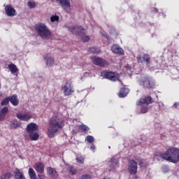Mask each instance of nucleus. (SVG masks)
Returning <instances> with one entry per match:
<instances>
[{
  "instance_id": "nucleus-9",
  "label": "nucleus",
  "mask_w": 179,
  "mask_h": 179,
  "mask_svg": "<svg viewBox=\"0 0 179 179\" xmlns=\"http://www.w3.org/2000/svg\"><path fill=\"white\" fill-rule=\"evenodd\" d=\"M128 170L131 174H136L138 173V164L134 160L129 162Z\"/></svg>"
},
{
  "instance_id": "nucleus-44",
  "label": "nucleus",
  "mask_w": 179,
  "mask_h": 179,
  "mask_svg": "<svg viewBox=\"0 0 179 179\" xmlns=\"http://www.w3.org/2000/svg\"><path fill=\"white\" fill-rule=\"evenodd\" d=\"M138 163L140 166H143V159H140Z\"/></svg>"
},
{
  "instance_id": "nucleus-21",
  "label": "nucleus",
  "mask_w": 179,
  "mask_h": 179,
  "mask_svg": "<svg viewBox=\"0 0 179 179\" xmlns=\"http://www.w3.org/2000/svg\"><path fill=\"white\" fill-rule=\"evenodd\" d=\"M109 167L110 170H115L118 167V160L115 158H112L109 162Z\"/></svg>"
},
{
  "instance_id": "nucleus-46",
  "label": "nucleus",
  "mask_w": 179,
  "mask_h": 179,
  "mask_svg": "<svg viewBox=\"0 0 179 179\" xmlns=\"http://www.w3.org/2000/svg\"><path fill=\"white\" fill-rule=\"evenodd\" d=\"M91 150H94L96 149V146L94 145H91L90 147Z\"/></svg>"
},
{
  "instance_id": "nucleus-19",
  "label": "nucleus",
  "mask_w": 179,
  "mask_h": 179,
  "mask_svg": "<svg viewBox=\"0 0 179 179\" xmlns=\"http://www.w3.org/2000/svg\"><path fill=\"white\" fill-rule=\"evenodd\" d=\"M8 113H9V108L6 106L0 109V121H3V120H5V117H6Z\"/></svg>"
},
{
  "instance_id": "nucleus-30",
  "label": "nucleus",
  "mask_w": 179,
  "mask_h": 179,
  "mask_svg": "<svg viewBox=\"0 0 179 179\" xmlns=\"http://www.w3.org/2000/svg\"><path fill=\"white\" fill-rule=\"evenodd\" d=\"M76 160L79 164H83L85 163V157L82 155L77 156Z\"/></svg>"
},
{
  "instance_id": "nucleus-27",
  "label": "nucleus",
  "mask_w": 179,
  "mask_h": 179,
  "mask_svg": "<svg viewBox=\"0 0 179 179\" xmlns=\"http://www.w3.org/2000/svg\"><path fill=\"white\" fill-rule=\"evenodd\" d=\"M129 93V89L122 88L119 93V97H125Z\"/></svg>"
},
{
  "instance_id": "nucleus-26",
  "label": "nucleus",
  "mask_w": 179,
  "mask_h": 179,
  "mask_svg": "<svg viewBox=\"0 0 179 179\" xmlns=\"http://www.w3.org/2000/svg\"><path fill=\"white\" fill-rule=\"evenodd\" d=\"M8 69H10L11 73H13L14 75H16L15 73H17L19 72V69L16 66V65L11 64L8 65Z\"/></svg>"
},
{
  "instance_id": "nucleus-15",
  "label": "nucleus",
  "mask_w": 179,
  "mask_h": 179,
  "mask_svg": "<svg viewBox=\"0 0 179 179\" xmlns=\"http://www.w3.org/2000/svg\"><path fill=\"white\" fill-rule=\"evenodd\" d=\"M43 59L45 60L48 66H52V65H54V57L51 56V54L45 53L43 55Z\"/></svg>"
},
{
  "instance_id": "nucleus-49",
  "label": "nucleus",
  "mask_w": 179,
  "mask_h": 179,
  "mask_svg": "<svg viewBox=\"0 0 179 179\" xmlns=\"http://www.w3.org/2000/svg\"><path fill=\"white\" fill-rule=\"evenodd\" d=\"M0 86H1V84H0Z\"/></svg>"
},
{
  "instance_id": "nucleus-20",
  "label": "nucleus",
  "mask_w": 179,
  "mask_h": 179,
  "mask_svg": "<svg viewBox=\"0 0 179 179\" xmlns=\"http://www.w3.org/2000/svg\"><path fill=\"white\" fill-rule=\"evenodd\" d=\"M44 164L41 162H37L35 166L34 169L37 173H40V174H43L44 173Z\"/></svg>"
},
{
  "instance_id": "nucleus-31",
  "label": "nucleus",
  "mask_w": 179,
  "mask_h": 179,
  "mask_svg": "<svg viewBox=\"0 0 179 179\" xmlns=\"http://www.w3.org/2000/svg\"><path fill=\"white\" fill-rule=\"evenodd\" d=\"M50 21L52 23H55V22H59V16L57 15V14L52 15L50 17Z\"/></svg>"
},
{
  "instance_id": "nucleus-48",
  "label": "nucleus",
  "mask_w": 179,
  "mask_h": 179,
  "mask_svg": "<svg viewBox=\"0 0 179 179\" xmlns=\"http://www.w3.org/2000/svg\"><path fill=\"white\" fill-rule=\"evenodd\" d=\"M2 96V93L0 92V97Z\"/></svg>"
},
{
  "instance_id": "nucleus-41",
  "label": "nucleus",
  "mask_w": 179,
  "mask_h": 179,
  "mask_svg": "<svg viewBox=\"0 0 179 179\" xmlns=\"http://www.w3.org/2000/svg\"><path fill=\"white\" fill-rule=\"evenodd\" d=\"M80 179H92V176L90 175H83Z\"/></svg>"
},
{
  "instance_id": "nucleus-34",
  "label": "nucleus",
  "mask_w": 179,
  "mask_h": 179,
  "mask_svg": "<svg viewBox=\"0 0 179 179\" xmlns=\"http://www.w3.org/2000/svg\"><path fill=\"white\" fill-rule=\"evenodd\" d=\"M89 51L90 52H92V54H100V50L94 47L90 48Z\"/></svg>"
},
{
  "instance_id": "nucleus-29",
  "label": "nucleus",
  "mask_w": 179,
  "mask_h": 179,
  "mask_svg": "<svg viewBox=\"0 0 179 179\" xmlns=\"http://www.w3.org/2000/svg\"><path fill=\"white\" fill-rule=\"evenodd\" d=\"M85 34H86V32H85L84 34H80V36H81L82 41L83 43H87L88 41H90V37L89 36H86Z\"/></svg>"
},
{
  "instance_id": "nucleus-43",
  "label": "nucleus",
  "mask_w": 179,
  "mask_h": 179,
  "mask_svg": "<svg viewBox=\"0 0 179 179\" xmlns=\"http://www.w3.org/2000/svg\"><path fill=\"white\" fill-rule=\"evenodd\" d=\"M178 106H179V103H175L173 104V108H178Z\"/></svg>"
},
{
  "instance_id": "nucleus-11",
  "label": "nucleus",
  "mask_w": 179,
  "mask_h": 179,
  "mask_svg": "<svg viewBox=\"0 0 179 179\" xmlns=\"http://www.w3.org/2000/svg\"><path fill=\"white\" fill-rule=\"evenodd\" d=\"M92 61L94 64L98 66H106V65L108 64V62L101 57H94L92 58Z\"/></svg>"
},
{
  "instance_id": "nucleus-47",
  "label": "nucleus",
  "mask_w": 179,
  "mask_h": 179,
  "mask_svg": "<svg viewBox=\"0 0 179 179\" xmlns=\"http://www.w3.org/2000/svg\"><path fill=\"white\" fill-rule=\"evenodd\" d=\"M87 75H89V73H85V76H87Z\"/></svg>"
},
{
  "instance_id": "nucleus-18",
  "label": "nucleus",
  "mask_w": 179,
  "mask_h": 179,
  "mask_svg": "<svg viewBox=\"0 0 179 179\" xmlns=\"http://www.w3.org/2000/svg\"><path fill=\"white\" fill-rule=\"evenodd\" d=\"M112 52L114 54H118L119 55H124V50L121 48L118 45H113L111 47Z\"/></svg>"
},
{
  "instance_id": "nucleus-45",
  "label": "nucleus",
  "mask_w": 179,
  "mask_h": 179,
  "mask_svg": "<svg viewBox=\"0 0 179 179\" xmlns=\"http://www.w3.org/2000/svg\"><path fill=\"white\" fill-rule=\"evenodd\" d=\"M103 37H105V38H108V40H110L108 39V36L107 35V34H102Z\"/></svg>"
},
{
  "instance_id": "nucleus-13",
  "label": "nucleus",
  "mask_w": 179,
  "mask_h": 179,
  "mask_svg": "<svg viewBox=\"0 0 179 179\" xmlns=\"http://www.w3.org/2000/svg\"><path fill=\"white\" fill-rule=\"evenodd\" d=\"M136 58L138 62L141 64H143V62H145L147 65L150 64V56H149V55H143V56L138 55Z\"/></svg>"
},
{
  "instance_id": "nucleus-6",
  "label": "nucleus",
  "mask_w": 179,
  "mask_h": 179,
  "mask_svg": "<svg viewBox=\"0 0 179 179\" xmlns=\"http://www.w3.org/2000/svg\"><path fill=\"white\" fill-rule=\"evenodd\" d=\"M57 2H59L63 10L67 13H71V0H56Z\"/></svg>"
},
{
  "instance_id": "nucleus-38",
  "label": "nucleus",
  "mask_w": 179,
  "mask_h": 179,
  "mask_svg": "<svg viewBox=\"0 0 179 179\" xmlns=\"http://www.w3.org/2000/svg\"><path fill=\"white\" fill-rule=\"evenodd\" d=\"M85 141H87L89 143H93V142H94V137L92 136H87L85 138Z\"/></svg>"
},
{
  "instance_id": "nucleus-35",
  "label": "nucleus",
  "mask_w": 179,
  "mask_h": 179,
  "mask_svg": "<svg viewBox=\"0 0 179 179\" xmlns=\"http://www.w3.org/2000/svg\"><path fill=\"white\" fill-rule=\"evenodd\" d=\"M155 157H156L158 161H160L162 159H163V154L161 152H157L155 154Z\"/></svg>"
},
{
  "instance_id": "nucleus-36",
  "label": "nucleus",
  "mask_w": 179,
  "mask_h": 179,
  "mask_svg": "<svg viewBox=\"0 0 179 179\" xmlns=\"http://www.w3.org/2000/svg\"><path fill=\"white\" fill-rule=\"evenodd\" d=\"M79 128H80V129H82L83 131H84V132H87V131H89V129H90L89 128V127H87V126H86V125H85V124H83L79 125Z\"/></svg>"
},
{
  "instance_id": "nucleus-10",
  "label": "nucleus",
  "mask_w": 179,
  "mask_h": 179,
  "mask_svg": "<svg viewBox=\"0 0 179 179\" xmlns=\"http://www.w3.org/2000/svg\"><path fill=\"white\" fill-rule=\"evenodd\" d=\"M69 31L73 33V34H85V29L82 28V27H70L69 28Z\"/></svg>"
},
{
  "instance_id": "nucleus-32",
  "label": "nucleus",
  "mask_w": 179,
  "mask_h": 179,
  "mask_svg": "<svg viewBox=\"0 0 179 179\" xmlns=\"http://www.w3.org/2000/svg\"><path fill=\"white\" fill-rule=\"evenodd\" d=\"M67 170L72 176H75L78 173V171L73 166H69Z\"/></svg>"
},
{
  "instance_id": "nucleus-37",
  "label": "nucleus",
  "mask_w": 179,
  "mask_h": 179,
  "mask_svg": "<svg viewBox=\"0 0 179 179\" xmlns=\"http://www.w3.org/2000/svg\"><path fill=\"white\" fill-rule=\"evenodd\" d=\"M9 96L6 97V99H4L1 103V106H8V104H9Z\"/></svg>"
},
{
  "instance_id": "nucleus-33",
  "label": "nucleus",
  "mask_w": 179,
  "mask_h": 179,
  "mask_svg": "<svg viewBox=\"0 0 179 179\" xmlns=\"http://www.w3.org/2000/svg\"><path fill=\"white\" fill-rule=\"evenodd\" d=\"M12 178L11 173H7L6 174H3L0 176V179H10Z\"/></svg>"
},
{
  "instance_id": "nucleus-25",
  "label": "nucleus",
  "mask_w": 179,
  "mask_h": 179,
  "mask_svg": "<svg viewBox=\"0 0 179 179\" xmlns=\"http://www.w3.org/2000/svg\"><path fill=\"white\" fill-rule=\"evenodd\" d=\"M10 127L11 129H16V128H19L20 127V123L17 120H13L10 122Z\"/></svg>"
},
{
  "instance_id": "nucleus-28",
  "label": "nucleus",
  "mask_w": 179,
  "mask_h": 179,
  "mask_svg": "<svg viewBox=\"0 0 179 179\" xmlns=\"http://www.w3.org/2000/svg\"><path fill=\"white\" fill-rule=\"evenodd\" d=\"M28 173L31 179H37V176L36 175V171H34V169L29 168Z\"/></svg>"
},
{
  "instance_id": "nucleus-8",
  "label": "nucleus",
  "mask_w": 179,
  "mask_h": 179,
  "mask_svg": "<svg viewBox=\"0 0 179 179\" xmlns=\"http://www.w3.org/2000/svg\"><path fill=\"white\" fill-rule=\"evenodd\" d=\"M62 90L64 96H71V94L75 92L72 87V85L69 83H66L63 85Z\"/></svg>"
},
{
  "instance_id": "nucleus-12",
  "label": "nucleus",
  "mask_w": 179,
  "mask_h": 179,
  "mask_svg": "<svg viewBox=\"0 0 179 179\" xmlns=\"http://www.w3.org/2000/svg\"><path fill=\"white\" fill-rule=\"evenodd\" d=\"M26 131L27 134H31L32 132H37L38 131V125L34 122H31L27 124L26 127Z\"/></svg>"
},
{
  "instance_id": "nucleus-39",
  "label": "nucleus",
  "mask_w": 179,
  "mask_h": 179,
  "mask_svg": "<svg viewBox=\"0 0 179 179\" xmlns=\"http://www.w3.org/2000/svg\"><path fill=\"white\" fill-rule=\"evenodd\" d=\"M27 5L29 8H30V9H33V8H36V2H34V1H29L27 3Z\"/></svg>"
},
{
  "instance_id": "nucleus-14",
  "label": "nucleus",
  "mask_w": 179,
  "mask_h": 179,
  "mask_svg": "<svg viewBox=\"0 0 179 179\" xmlns=\"http://www.w3.org/2000/svg\"><path fill=\"white\" fill-rule=\"evenodd\" d=\"M6 14L7 16H16L17 15V13H16V10L12 7L10 5H8L5 7Z\"/></svg>"
},
{
  "instance_id": "nucleus-22",
  "label": "nucleus",
  "mask_w": 179,
  "mask_h": 179,
  "mask_svg": "<svg viewBox=\"0 0 179 179\" xmlns=\"http://www.w3.org/2000/svg\"><path fill=\"white\" fill-rule=\"evenodd\" d=\"M10 102L13 106H19V99H17V95L14 94L11 96H8Z\"/></svg>"
},
{
  "instance_id": "nucleus-7",
  "label": "nucleus",
  "mask_w": 179,
  "mask_h": 179,
  "mask_svg": "<svg viewBox=\"0 0 179 179\" xmlns=\"http://www.w3.org/2000/svg\"><path fill=\"white\" fill-rule=\"evenodd\" d=\"M101 76H104L106 79H109V80H112L113 82H115V80H118V73L114 72H103L101 74Z\"/></svg>"
},
{
  "instance_id": "nucleus-3",
  "label": "nucleus",
  "mask_w": 179,
  "mask_h": 179,
  "mask_svg": "<svg viewBox=\"0 0 179 179\" xmlns=\"http://www.w3.org/2000/svg\"><path fill=\"white\" fill-rule=\"evenodd\" d=\"M35 29L41 38H48L51 37V31L44 23H39L35 26Z\"/></svg>"
},
{
  "instance_id": "nucleus-4",
  "label": "nucleus",
  "mask_w": 179,
  "mask_h": 179,
  "mask_svg": "<svg viewBox=\"0 0 179 179\" xmlns=\"http://www.w3.org/2000/svg\"><path fill=\"white\" fill-rule=\"evenodd\" d=\"M139 85H141V86H143V87H145L146 89H153L155 86L153 79L145 76H142L141 78Z\"/></svg>"
},
{
  "instance_id": "nucleus-17",
  "label": "nucleus",
  "mask_w": 179,
  "mask_h": 179,
  "mask_svg": "<svg viewBox=\"0 0 179 179\" xmlns=\"http://www.w3.org/2000/svg\"><path fill=\"white\" fill-rule=\"evenodd\" d=\"M152 103L153 101L152 100V97L147 96L138 101L137 106H143V104H152Z\"/></svg>"
},
{
  "instance_id": "nucleus-42",
  "label": "nucleus",
  "mask_w": 179,
  "mask_h": 179,
  "mask_svg": "<svg viewBox=\"0 0 179 179\" xmlns=\"http://www.w3.org/2000/svg\"><path fill=\"white\" fill-rule=\"evenodd\" d=\"M39 179H45V176L43 174L38 175Z\"/></svg>"
},
{
  "instance_id": "nucleus-5",
  "label": "nucleus",
  "mask_w": 179,
  "mask_h": 179,
  "mask_svg": "<svg viewBox=\"0 0 179 179\" xmlns=\"http://www.w3.org/2000/svg\"><path fill=\"white\" fill-rule=\"evenodd\" d=\"M16 117L18 120H20V121H25L26 122H28V121H30V120L33 118V113L31 112L17 113Z\"/></svg>"
},
{
  "instance_id": "nucleus-1",
  "label": "nucleus",
  "mask_w": 179,
  "mask_h": 179,
  "mask_svg": "<svg viewBox=\"0 0 179 179\" xmlns=\"http://www.w3.org/2000/svg\"><path fill=\"white\" fill-rule=\"evenodd\" d=\"M64 127V122L59 117H52L49 122V128L48 129V136L49 138H54L58 131Z\"/></svg>"
},
{
  "instance_id": "nucleus-24",
  "label": "nucleus",
  "mask_w": 179,
  "mask_h": 179,
  "mask_svg": "<svg viewBox=\"0 0 179 179\" xmlns=\"http://www.w3.org/2000/svg\"><path fill=\"white\" fill-rule=\"evenodd\" d=\"M15 179H26V177H24L23 172L19 169H16L15 171Z\"/></svg>"
},
{
  "instance_id": "nucleus-16",
  "label": "nucleus",
  "mask_w": 179,
  "mask_h": 179,
  "mask_svg": "<svg viewBox=\"0 0 179 179\" xmlns=\"http://www.w3.org/2000/svg\"><path fill=\"white\" fill-rule=\"evenodd\" d=\"M47 173L48 176L52 179L58 178V172L55 170V169L52 167H48L47 168Z\"/></svg>"
},
{
  "instance_id": "nucleus-23",
  "label": "nucleus",
  "mask_w": 179,
  "mask_h": 179,
  "mask_svg": "<svg viewBox=\"0 0 179 179\" xmlns=\"http://www.w3.org/2000/svg\"><path fill=\"white\" fill-rule=\"evenodd\" d=\"M29 137L31 141H38V138H40V134L37 133V131H34L32 133H28Z\"/></svg>"
},
{
  "instance_id": "nucleus-2",
  "label": "nucleus",
  "mask_w": 179,
  "mask_h": 179,
  "mask_svg": "<svg viewBox=\"0 0 179 179\" xmlns=\"http://www.w3.org/2000/svg\"><path fill=\"white\" fill-rule=\"evenodd\" d=\"M163 159L170 163H178L179 149L171 147L163 154Z\"/></svg>"
},
{
  "instance_id": "nucleus-40",
  "label": "nucleus",
  "mask_w": 179,
  "mask_h": 179,
  "mask_svg": "<svg viewBox=\"0 0 179 179\" xmlns=\"http://www.w3.org/2000/svg\"><path fill=\"white\" fill-rule=\"evenodd\" d=\"M148 110H149V108H148V106H142L141 113L143 114H145V113H148Z\"/></svg>"
}]
</instances>
